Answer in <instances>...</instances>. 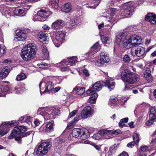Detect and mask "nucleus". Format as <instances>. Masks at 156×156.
<instances>
[{"label": "nucleus", "mask_w": 156, "mask_h": 156, "mask_svg": "<svg viewBox=\"0 0 156 156\" xmlns=\"http://www.w3.org/2000/svg\"><path fill=\"white\" fill-rule=\"evenodd\" d=\"M10 72V70L8 67H5L0 71V77H5L7 76Z\"/></svg>", "instance_id": "nucleus-28"}, {"label": "nucleus", "mask_w": 156, "mask_h": 156, "mask_svg": "<svg viewBox=\"0 0 156 156\" xmlns=\"http://www.w3.org/2000/svg\"><path fill=\"white\" fill-rule=\"evenodd\" d=\"M61 89V87H57L55 88H53L52 90V91H53L54 92H58L59 90H60Z\"/></svg>", "instance_id": "nucleus-60"}, {"label": "nucleus", "mask_w": 156, "mask_h": 156, "mask_svg": "<svg viewBox=\"0 0 156 156\" xmlns=\"http://www.w3.org/2000/svg\"><path fill=\"white\" fill-rule=\"evenodd\" d=\"M9 131V130L8 129L6 131H5L2 129H0V136H3L5 134H7Z\"/></svg>", "instance_id": "nucleus-49"}, {"label": "nucleus", "mask_w": 156, "mask_h": 156, "mask_svg": "<svg viewBox=\"0 0 156 156\" xmlns=\"http://www.w3.org/2000/svg\"><path fill=\"white\" fill-rule=\"evenodd\" d=\"M26 34L24 30H19L16 34L14 40L16 41H23L26 38Z\"/></svg>", "instance_id": "nucleus-17"}, {"label": "nucleus", "mask_w": 156, "mask_h": 156, "mask_svg": "<svg viewBox=\"0 0 156 156\" xmlns=\"http://www.w3.org/2000/svg\"><path fill=\"white\" fill-rule=\"evenodd\" d=\"M118 156H129L128 153L125 151H123Z\"/></svg>", "instance_id": "nucleus-61"}, {"label": "nucleus", "mask_w": 156, "mask_h": 156, "mask_svg": "<svg viewBox=\"0 0 156 156\" xmlns=\"http://www.w3.org/2000/svg\"><path fill=\"white\" fill-rule=\"evenodd\" d=\"M79 119H76L75 118L74 120L71 121L67 125V127L69 129H71L74 126L75 121H77Z\"/></svg>", "instance_id": "nucleus-44"}, {"label": "nucleus", "mask_w": 156, "mask_h": 156, "mask_svg": "<svg viewBox=\"0 0 156 156\" xmlns=\"http://www.w3.org/2000/svg\"><path fill=\"white\" fill-rule=\"evenodd\" d=\"M50 148V143L49 142H42L38 146L36 154L37 156H44L48 153Z\"/></svg>", "instance_id": "nucleus-9"}, {"label": "nucleus", "mask_w": 156, "mask_h": 156, "mask_svg": "<svg viewBox=\"0 0 156 156\" xmlns=\"http://www.w3.org/2000/svg\"><path fill=\"white\" fill-rule=\"evenodd\" d=\"M133 139L135 144L138 145L139 141V136L137 133H134L133 136Z\"/></svg>", "instance_id": "nucleus-41"}, {"label": "nucleus", "mask_w": 156, "mask_h": 156, "mask_svg": "<svg viewBox=\"0 0 156 156\" xmlns=\"http://www.w3.org/2000/svg\"><path fill=\"white\" fill-rule=\"evenodd\" d=\"M144 76L149 82L151 81L152 80L151 75V71L149 68H146L144 73Z\"/></svg>", "instance_id": "nucleus-26"}, {"label": "nucleus", "mask_w": 156, "mask_h": 156, "mask_svg": "<svg viewBox=\"0 0 156 156\" xmlns=\"http://www.w3.org/2000/svg\"><path fill=\"white\" fill-rule=\"evenodd\" d=\"M66 23L65 21L62 20H57L53 22L51 25L52 29L57 30L61 29L66 26Z\"/></svg>", "instance_id": "nucleus-16"}, {"label": "nucleus", "mask_w": 156, "mask_h": 156, "mask_svg": "<svg viewBox=\"0 0 156 156\" xmlns=\"http://www.w3.org/2000/svg\"><path fill=\"white\" fill-rule=\"evenodd\" d=\"M36 50L37 47L35 44H29L22 49L21 53V57L24 61H29L35 55Z\"/></svg>", "instance_id": "nucleus-4"}, {"label": "nucleus", "mask_w": 156, "mask_h": 156, "mask_svg": "<svg viewBox=\"0 0 156 156\" xmlns=\"http://www.w3.org/2000/svg\"><path fill=\"white\" fill-rule=\"evenodd\" d=\"M77 19L76 18H72L70 19V23L72 26L77 24Z\"/></svg>", "instance_id": "nucleus-45"}, {"label": "nucleus", "mask_w": 156, "mask_h": 156, "mask_svg": "<svg viewBox=\"0 0 156 156\" xmlns=\"http://www.w3.org/2000/svg\"><path fill=\"white\" fill-rule=\"evenodd\" d=\"M9 90L8 85L2 86L0 88V91L2 92H5L8 91Z\"/></svg>", "instance_id": "nucleus-46"}, {"label": "nucleus", "mask_w": 156, "mask_h": 156, "mask_svg": "<svg viewBox=\"0 0 156 156\" xmlns=\"http://www.w3.org/2000/svg\"><path fill=\"white\" fill-rule=\"evenodd\" d=\"M145 20L151 24H155L156 23V15L153 13H149L146 16Z\"/></svg>", "instance_id": "nucleus-22"}, {"label": "nucleus", "mask_w": 156, "mask_h": 156, "mask_svg": "<svg viewBox=\"0 0 156 156\" xmlns=\"http://www.w3.org/2000/svg\"><path fill=\"white\" fill-rule=\"evenodd\" d=\"M14 124L13 121L9 122H4L0 125V128H3L2 129L5 131H6L8 129L9 130V129L10 128L12 125H14Z\"/></svg>", "instance_id": "nucleus-24"}, {"label": "nucleus", "mask_w": 156, "mask_h": 156, "mask_svg": "<svg viewBox=\"0 0 156 156\" xmlns=\"http://www.w3.org/2000/svg\"><path fill=\"white\" fill-rule=\"evenodd\" d=\"M99 60L95 62L96 65L98 66H105L110 62V58L108 54L105 52H102L100 54Z\"/></svg>", "instance_id": "nucleus-11"}, {"label": "nucleus", "mask_w": 156, "mask_h": 156, "mask_svg": "<svg viewBox=\"0 0 156 156\" xmlns=\"http://www.w3.org/2000/svg\"><path fill=\"white\" fill-rule=\"evenodd\" d=\"M76 113V110H74L69 114V117L70 118H71L73 116H74L75 115Z\"/></svg>", "instance_id": "nucleus-55"}, {"label": "nucleus", "mask_w": 156, "mask_h": 156, "mask_svg": "<svg viewBox=\"0 0 156 156\" xmlns=\"http://www.w3.org/2000/svg\"><path fill=\"white\" fill-rule=\"evenodd\" d=\"M116 150V149L115 147V146L112 145L109 149V152L111 154H113L115 153Z\"/></svg>", "instance_id": "nucleus-48"}, {"label": "nucleus", "mask_w": 156, "mask_h": 156, "mask_svg": "<svg viewBox=\"0 0 156 156\" xmlns=\"http://www.w3.org/2000/svg\"><path fill=\"white\" fill-rule=\"evenodd\" d=\"M113 0L112 2H113V3L109 2V3H108V4H107L108 7V6H110V5L111 6H112V5H114V3H115V2L116 3L117 2H119V1H120V0Z\"/></svg>", "instance_id": "nucleus-58"}, {"label": "nucleus", "mask_w": 156, "mask_h": 156, "mask_svg": "<svg viewBox=\"0 0 156 156\" xmlns=\"http://www.w3.org/2000/svg\"><path fill=\"white\" fill-rule=\"evenodd\" d=\"M71 5L69 3L64 4L61 7L62 10L65 12H69L71 10Z\"/></svg>", "instance_id": "nucleus-29"}, {"label": "nucleus", "mask_w": 156, "mask_h": 156, "mask_svg": "<svg viewBox=\"0 0 156 156\" xmlns=\"http://www.w3.org/2000/svg\"><path fill=\"white\" fill-rule=\"evenodd\" d=\"M130 61V58L129 56L126 55L124 56L123 58V61L126 63H128Z\"/></svg>", "instance_id": "nucleus-47"}, {"label": "nucleus", "mask_w": 156, "mask_h": 156, "mask_svg": "<svg viewBox=\"0 0 156 156\" xmlns=\"http://www.w3.org/2000/svg\"><path fill=\"white\" fill-rule=\"evenodd\" d=\"M135 143L134 142H131L128 143L127 144V147L129 148H132L134 145Z\"/></svg>", "instance_id": "nucleus-56"}, {"label": "nucleus", "mask_w": 156, "mask_h": 156, "mask_svg": "<svg viewBox=\"0 0 156 156\" xmlns=\"http://www.w3.org/2000/svg\"><path fill=\"white\" fill-rule=\"evenodd\" d=\"M13 11L9 10L8 11H6L5 12V15L7 18H9L11 16H14L15 15L13 12Z\"/></svg>", "instance_id": "nucleus-42"}, {"label": "nucleus", "mask_w": 156, "mask_h": 156, "mask_svg": "<svg viewBox=\"0 0 156 156\" xmlns=\"http://www.w3.org/2000/svg\"><path fill=\"white\" fill-rule=\"evenodd\" d=\"M58 0H51L50 5L52 7L56 9L58 7Z\"/></svg>", "instance_id": "nucleus-36"}, {"label": "nucleus", "mask_w": 156, "mask_h": 156, "mask_svg": "<svg viewBox=\"0 0 156 156\" xmlns=\"http://www.w3.org/2000/svg\"><path fill=\"white\" fill-rule=\"evenodd\" d=\"M19 3H21L20 7L14 10L13 12L16 16H24L26 14L27 10L30 9V5L26 2H23V0H20Z\"/></svg>", "instance_id": "nucleus-7"}, {"label": "nucleus", "mask_w": 156, "mask_h": 156, "mask_svg": "<svg viewBox=\"0 0 156 156\" xmlns=\"http://www.w3.org/2000/svg\"><path fill=\"white\" fill-rule=\"evenodd\" d=\"M54 122L52 121L48 122L46 125V132L49 133L52 132L53 130Z\"/></svg>", "instance_id": "nucleus-33"}, {"label": "nucleus", "mask_w": 156, "mask_h": 156, "mask_svg": "<svg viewBox=\"0 0 156 156\" xmlns=\"http://www.w3.org/2000/svg\"><path fill=\"white\" fill-rule=\"evenodd\" d=\"M26 78V76L25 74L24 73H21L18 75L16 78V79L17 81H20Z\"/></svg>", "instance_id": "nucleus-38"}, {"label": "nucleus", "mask_w": 156, "mask_h": 156, "mask_svg": "<svg viewBox=\"0 0 156 156\" xmlns=\"http://www.w3.org/2000/svg\"><path fill=\"white\" fill-rule=\"evenodd\" d=\"M48 34L45 32H40L38 35V37L39 41L42 42H44L46 40Z\"/></svg>", "instance_id": "nucleus-27"}, {"label": "nucleus", "mask_w": 156, "mask_h": 156, "mask_svg": "<svg viewBox=\"0 0 156 156\" xmlns=\"http://www.w3.org/2000/svg\"><path fill=\"white\" fill-rule=\"evenodd\" d=\"M88 130L85 128H75L72 131V135L75 138L85 140L89 136Z\"/></svg>", "instance_id": "nucleus-8"}, {"label": "nucleus", "mask_w": 156, "mask_h": 156, "mask_svg": "<svg viewBox=\"0 0 156 156\" xmlns=\"http://www.w3.org/2000/svg\"><path fill=\"white\" fill-rule=\"evenodd\" d=\"M150 147L144 145L141 146L140 147V150L143 152L147 151H149Z\"/></svg>", "instance_id": "nucleus-43"}, {"label": "nucleus", "mask_w": 156, "mask_h": 156, "mask_svg": "<svg viewBox=\"0 0 156 156\" xmlns=\"http://www.w3.org/2000/svg\"><path fill=\"white\" fill-rule=\"evenodd\" d=\"M101 39L102 42L105 44H108L112 41V40L110 37L104 35L101 36Z\"/></svg>", "instance_id": "nucleus-31"}, {"label": "nucleus", "mask_w": 156, "mask_h": 156, "mask_svg": "<svg viewBox=\"0 0 156 156\" xmlns=\"http://www.w3.org/2000/svg\"><path fill=\"white\" fill-rule=\"evenodd\" d=\"M83 74L87 77H88L90 76L88 70L86 69H84L83 70Z\"/></svg>", "instance_id": "nucleus-54"}, {"label": "nucleus", "mask_w": 156, "mask_h": 156, "mask_svg": "<svg viewBox=\"0 0 156 156\" xmlns=\"http://www.w3.org/2000/svg\"><path fill=\"white\" fill-rule=\"evenodd\" d=\"M34 123L36 126H38L40 124V121L38 120L37 119H35L34 121Z\"/></svg>", "instance_id": "nucleus-63"}, {"label": "nucleus", "mask_w": 156, "mask_h": 156, "mask_svg": "<svg viewBox=\"0 0 156 156\" xmlns=\"http://www.w3.org/2000/svg\"><path fill=\"white\" fill-rule=\"evenodd\" d=\"M6 51L5 46L2 44L0 45V57L3 55Z\"/></svg>", "instance_id": "nucleus-39"}, {"label": "nucleus", "mask_w": 156, "mask_h": 156, "mask_svg": "<svg viewBox=\"0 0 156 156\" xmlns=\"http://www.w3.org/2000/svg\"><path fill=\"white\" fill-rule=\"evenodd\" d=\"M37 65L40 68L43 69H45L48 67V65L44 62L38 64Z\"/></svg>", "instance_id": "nucleus-40"}, {"label": "nucleus", "mask_w": 156, "mask_h": 156, "mask_svg": "<svg viewBox=\"0 0 156 156\" xmlns=\"http://www.w3.org/2000/svg\"><path fill=\"white\" fill-rule=\"evenodd\" d=\"M120 71H122L121 76L122 80L124 82H126L128 83V84L125 85V87L123 90L126 91L133 88V86L130 84H133L135 83L139 78V76L134 74L129 69H125V66H124L121 67Z\"/></svg>", "instance_id": "nucleus-3"}, {"label": "nucleus", "mask_w": 156, "mask_h": 156, "mask_svg": "<svg viewBox=\"0 0 156 156\" xmlns=\"http://www.w3.org/2000/svg\"><path fill=\"white\" fill-rule=\"evenodd\" d=\"M93 111L90 106H86L82 110L81 116L83 118H87L92 114Z\"/></svg>", "instance_id": "nucleus-18"}, {"label": "nucleus", "mask_w": 156, "mask_h": 156, "mask_svg": "<svg viewBox=\"0 0 156 156\" xmlns=\"http://www.w3.org/2000/svg\"><path fill=\"white\" fill-rule=\"evenodd\" d=\"M91 49L92 50L94 51V52L96 53L100 50V46L98 42L95 43L91 47Z\"/></svg>", "instance_id": "nucleus-35"}, {"label": "nucleus", "mask_w": 156, "mask_h": 156, "mask_svg": "<svg viewBox=\"0 0 156 156\" xmlns=\"http://www.w3.org/2000/svg\"><path fill=\"white\" fill-rule=\"evenodd\" d=\"M42 51L44 58L48 59L49 57V52L46 47L44 45L43 46Z\"/></svg>", "instance_id": "nucleus-34"}, {"label": "nucleus", "mask_w": 156, "mask_h": 156, "mask_svg": "<svg viewBox=\"0 0 156 156\" xmlns=\"http://www.w3.org/2000/svg\"><path fill=\"white\" fill-rule=\"evenodd\" d=\"M149 117V119L145 123V124L148 126H151L156 121V111L154 107L150 108Z\"/></svg>", "instance_id": "nucleus-14"}, {"label": "nucleus", "mask_w": 156, "mask_h": 156, "mask_svg": "<svg viewBox=\"0 0 156 156\" xmlns=\"http://www.w3.org/2000/svg\"><path fill=\"white\" fill-rule=\"evenodd\" d=\"M115 41L118 45L122 44L127 49L131 48L142 43V39L139 36L134 35L125 37L122 34L117 35Z\"/></svg>", "instance_id": "nucleus-2"}, {"label": "nucleus", "mask_w": 156, "mask_h": 156, "mask_svg": "<svg viewBox=\"0 0 156 156\" xmlns=\"http://www.w3.org/2000/svg\"><path fill=\"white\" fill-rule=\"evenodd\" d=\"M106 132V129H102L98 131L97 133L94 134L92 136V138L94 140H98L101 138L102 136H104L105 138L110 139L111 137L107 136Z\"/></svg>", "instance_id": "nucleus-19"}, {"label": "nucleus", "mask_w": 156, "mask_h": 156, "mask_svg": "<svg viewBox=\"0 0 156 156\" xmlns=\"http://www.w3.org/2000/svg\"><path fill=\"white\" fill-rule=\"evenodd\" d=\"M77 62V58L76 57L73 56L70 57L69 59H64L60 63L63 65L72 66L73 64Z\"/></svg>", "instance_id": "nucleus-20"}, {"label": "nucleus", "mask_w": 156, "mask_h": 156, "mask_svg": "<svg viewBox=\"0 0 156 156\" xmlns=\"http://www.w3.org/2000/svg\"><path fill=\"white\" fill-rule=\"evenodd\" d=\"M20 89H17L16 87L14 88L13 92L14 93L17 94H19L20 93Z\"/></svg>", "instance_id": "nucleus-59"}, {"label": "nucleus", "mask_w": 156, "mask_h": 156, "mask_svg": "<svg viewBox=\"0 0 156 156\" xmlns=\"http://www.w3.org/2000/svg\"><path fill=\"white\" fill-rule=\"evenodd\" d=\"M66 66L63 67H61V70L62 71H68L70 69V68L69 67V65H66Z\"/></svg>", "instance_id": "nucleus-50"}, {"label": "nucleus", "mask_w": 156, "mask_h": 156, "mask_svg": "<svg viewBox=\"0 0 156 156\" xmlns=\"http://www.w3.org/2000/svg\"><path fill=\"white\" fill-rule=\"evenodd\" d=\"M122 8L120 11L119 9L117 10L115 8L108 9L109 10V13L107 15L106 17L108 21L112 23L106 26L108 27L107 29H109L112 28L114 24L113 23L118 19L117 18V16L124 15L126 17H130L133 14V8L130 5L129 3H124L122 6Z\"/></svg>", "instance_id": "nucleus-1"}, {"label": "nucleus", "mask_w": 156, "mask_h": 156, "mask_svg": "<svg viewBox=\"0 0 156 156\" xmlns=\"http://www.w3.org/2000/svg\"><path fill=\"white\" fill-rule=\"evenodd\" d=\"M107 135V136H110L111 137V138H112L111 136L113 135H118L122 134V131L119 129H117L114 131L112 130H108L106 129Z\"/></svg>", "instance_id": "nucleus-30"}, {"label": "nucleus", "mask_w": 156, "mask_h": 156, "mask_svg": "<svg viewBox=\"0 0 156 156\" xmlns=\"http://www.w3.org/2000/svg\"><path fill=\"white\" fill-rule=\"evenodd\" d=\"M54 87V84L51 81L48 82L46 84L45 89L44 92V93L48 92L49 93H50L52 91Z\"/></svg>", "instance_id": "nucleus-23"}, {"label": "nucleus", "mask_w": 156, "mask_h": 156, "mask_svg": "<svg viewBox=\"0 0 156 156\" xmlns=\"http://www.w3.org/2000/svg\"><path fill=\"white\" fill-rule=\"evenodd\" d=\"M73 91H75L77 94L80 96L83 95V97L85 90L84 87L76 86L73 88Z\"/></svg>", "instance_id": "nucleus-25"}, {"label": "nucleus", "mask_w": 156, "mask_h": 156, "mask_svg": "<svg viewBox=\"0 0 156 156\" xmlns=\"http://www.w3.org/2000/svg\"><path fill=\"white\" fill-rule=\"evenodd\" d=\"M90 94H91V96L89 100V103L91 104L95 103L98 96V94L95 93H91Z\"/></svg>", "instance_id": "nucleus-32"}, {"label": "nucleus", "mask_w": 156, "mask_h": 156, "mask_svg": "<svg viewBox=\"0 0 156 156\" xmlns=\"http://www.w3.org/2000/svg\"><path fill=\"white\" fill-rule=\"evenodd\" d=\"M104 82L102 81H97L90 86L86 91L87 94L90 95L91 93H96L101 89L104 86Z\"/></svg>", "instance_id": "nucleus-13"}, {"label": "nucleus", "mask_w": 156, "mask_h": 156, "mask_svg": "<svg viewBox=\"0 0 156 156\" xmlns=\"http://www.w3.org/2000/svg\"><path fill=\"white\" fill-rule=\"evenodd\" d=\"M59 108L57 107L39 108L37 111L39 114L42 115L46 119H52L55 115H58L59 114Z\"/></svg>", "instance_id": "nucleus-5"}, {"label": "nucleus", "mask_w": 156, "mask_h": 156, "mask_svg": "<svg viewBox=\"0 0 156 156\" xmlns=\"http://www.w3.org/2000/svg\"><path fill=\"white\" fill-rule=\"evenodd\" d=\"M118 99L117 98H111L110 99L109 104L111 105H116L118 103Z\"/></svg>", "instance_id": "nucleus-37"}, {"label": "nucleus", "mask_w": 156, "mask_h": 156, "mask_svg": "<svg viewBox=\"0 0 156 156\" xmlns=\"http://www.w3.org/2000/svg\"><path fill=\"white\" fill-rule=\"evenodd\" d=\"M32 121V118L30 116H27L26 119V122L29 124H31Z\"/></svg>", "instance_id": "nucleus-52"}, {"label": "nucleus", "mask_w": 156, "mask_h": 156, "mask_svg": "<svg viewBox=\"0 0 156 156\" xmlns=\"http://www.w3.org/2000/svg\"><path fill=\"white\" fill-rule=\"evenodd\" d=\"M100 0H94V1L95 2L96 4L94 6H90V8L94 9L97 6L99 5Z\"/></svg>", "instance_id": "nucleus-51"}, {"label": "nucleus", "mask_w": 156, "mask_h": 156, "mask_svg": "<svg viewBox=\"0 0 156 156\" xmlns=\"http://www.w3.org/2000/svg\"><path fill=\"white\" fill-rule=\"evenodd\" d=\"M32 132H33L32 131H28V132L26 133L25 134H21L22 136V137H26L28 135H30L31 134V135L32 136V135H33Z\"/></svg>", "instance_id": "nucleus-53"}, {"label": "nucleus", "mask_w": 156, "mask_h": 156, "mask_svg": "<svg viewBox=\"0 0 156 156\" xmlns=\"http://www.w3.org/2000/svg\"><path fill=\"white\" fill-rule=\"evenodd\" d=\"M131 53L133 56H136L138 57H144L146 55L144 48L141 46L138 47L136 49L134 53L133 52V51H131Z\"/></svg>", "instance_id": "nucleus-15"}, {"label": "nucleus", "mask_w": 156, "mask_h": 156, "mask_svg": "<svg viewBox=\"0 0 156 156\" xmlns=\"http://www.w3.org/2000/svg\"><path fill=\"white\" fill-rule=\"evenodd\" d=\"M50 12L44 10H41L37 14L35 15L33 19L34 21H44L46 20L50 14Z\"/></svg>", "instance_id": "nucleus-10"}, {"label": "nucleus", "mask_w": 156, "mask_h": 156, "mask_svg": "<svg viewBox=\"0 0 156 156\" xmlns=\"http://www.w3.org/2000/svg\"><path fill=\"white\" fill-rule=\"evenodd\" d=\"M128 118L127 117L125 118L124 119H121V122H122L123 123H127L128 121Z\"/></svg>", "instance_id": "nucleus-62"}, {"label": "nucleus", "mask_w": 156, "mask_h": 156, "mask_svg": "<svg viewBox=\"0 0 156 156\" xmlns=\"http://www.w3.org/2000/svg\"><path fill=\"white\" fill-rule=\"evenodd\" d=\"M66 34L65 31L63 30H58L56 32L55 38L53 43L55 46L59 47L63 42Z\"/></svg>", "instance_id": "nucleus-12"}, {"label": "nucleus", "mask_w": 156, "mask_h": 156, "mask_svg": "<svg viewBox=\"0 0 156 156\" xmlns=\"http://www.w3.org/2000/svg\"><path fill=\"white\" fill-rule=\"evenodd\" d=\"M26 130L24 126H18L14 128L10 136L8 137V139H12L15 138L16 140L20 141L21 138L23 137L21 133H24Z\"/></svg>", "instance_id": "nucleus-6"}, {"label": "nucleus", "mask_w": 156, "mask_h": 156, "mask_svg": "<svg viewBox=\"0 0 156 156\" xmlns=\"http://www.w3.org/2000/svg\"><path fill=\"white\" fill-rule=\"evenodd\" d=\"M38 0H23V2H26V4L29 5L30 2H36Z\"/></svg>", "instance_id": "nucleus-57"}, {"label": "nucleus", "mask_w": 156, "mask_h": 156, "mask_svg": "<svg viewBox=\"0 0 156 156\" xmlns=\"http://www.w3.org/2000/svg\"><path fill=\"white\" fill-rule=\"evenodd\" d=\"M105 86L107 87L110 90L113 89L115 87V83L113 81V79L110 77L108 78L106 82L104 83Z\"/></svg>", "instance_id": "nucleus-21"}, {"label": "nucleus", "mask_w": 156, "mask_h": 156, "mask_svg": "<svg viewBox=\"0 0 156 156\" xmlns=\"http://www.w3.org/2000/svg\"><path fill=\"white\" fill-rule=\"evenodd\" d=\"M44 30H48L50 29V27L47 25H45L42 27Z\"/></svg>", "instance_id": "nucleus-64"}]
</instances>
